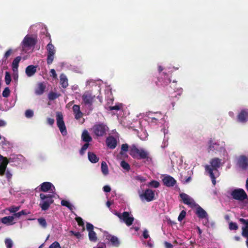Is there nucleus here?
I'll return each instance as SVG.
<instances>
[{
  "label": "nucleus",
  "mask_w": 248,
  "mask_h": 248,
  "mask_svg": "<svg viewBox=\"0 0 248 248\" xmlns=\"http://www.w3.org/2000/svg\"><path fill=\"white\" fill-rule=\"evenodd\" d=\"M228 158H223V157H220V158L214 157L210 160L208 165L205 166V171L209 174L213 185H216V179L219 176L218 168L224 164Z\"/></svg>",
  "instance_id": "f257e3e1"
},
{
  "label": "nucleus",
  "mask_w": 248,
  "mask_h": 248,
  "mask_svg": "<svg viewBox=\"0 0 248 248\" xmlns=\"http://www.w3.org/2000/svg\"><path fill=\"white\" fill-rule=\"evenodd\" d=\"M129 154L134 158L143 159L144 163L147 165L153 163L152 158L149 152L146 149L139 147L136 144L130 146Z\"/></svg>",
  "instance_id": "f03ea898"
},
{
  "label": "nucleus",
  "mask_w": 248,
  "mask_h": 248,
  "mask_svg": "<svg viewBox=\"0 0 248 248\" xmlns=\"http://www.w3.org/2000/svg\"><path fill=\"white\" fill-rule=\"evenodd\" d=\"M208 152L215 153L223 158L228 157V153L224 141L211 139L208 142Z\"/></svg>",
  "instance_id": "7ed1b4c3"
},
{
  "label": "nucleus",
  "mask_w": 248,
  "mask_h": 248,
  "mask_svg": "<svg viewBox=\"0 0 248 248\" xmlns=\"http://www.w3.org/2000/svg\"><path fill=\"white\" fill-rule=\"evenodd\" d=\"M157 68L159 77L157 78V81L156 82V85L163 87L167 86L171 81L170 76L166 73L167 68L160 63L157 64Z\"/></svg>",
  "instance_id": "20e7f679"
},
{
  "label": "nucleus",
  "mask_w": 248,
  "mask_h": 248,
  "mask_svg": "<svg viewBox=\"0 0 248 248\" xmlns=\"http://www.w3.org/2000/svg\"><path fill=\"white\" fill-rule=\"evenodd\" d=\"M164 117L160 112H149L144 116V120L151 125H155L164 122Z\"/></svg>",
  "instance_id": "39448f33"
},
{
  "label": "nucleus",
  "mask_w": 248,
  "mask_h": 248,
  "mask_svg": "<svg viewBox=\"0 0 248 248\" xmlns=\"http://www.w3.org/2000/svg\"><path fill=\"white\" fill-rule=\"evenodd\" d=\"M36 37L32 35L27 34L23 38L20 43V47L22 52H26L27 50L34 47L36 43Z\"/></svg>",
  "instance_id": "423d86ee"
},
{
  "label": "nucleus",
  "mask_w": 248,
  "mask_h": 248,
  "mask_svg": "<svg viewBox=\"0 0 248 248\" xmlns=\"http://www.w3.org/2000/svg\"><path fill=\"white\" fill-rule=\"evenodd\" d=\"M55 197V194H44L41 193L40 194V198L41 202L39 203V206L42 210L46 211L47 210L50 205L54 201L53 198Z\"/></svg>",
  "instance_id": "0eeeda50"
},
{
  "label": "nucleus",
  "mask_w": 248,
  "mask_h": 248,
  "mask_svg": "<svg viewBox=\"0 0 248 248\" xmlns=\"http://www.w3.org/2000/svg\"><path fill=\"white\" fill-rule=\"evenodd\" d=\"M113 102V99L112 102L108 101L106 104V108L111 111L114 114L120 115L124 110V105L118 102L114 104Z\"/></svg>",
  "instance_id": "6e6552de"
},
{
  "label": "nucleus",
  "mask_w": 248,
  "mask_h": 248,
  "mask_svg": "<svg viewBox=\"0 0 248 248\" xmlns=\"http://www.w3.org/2000/svg\"><path fill=\"white\" fill-rule=\"evenodd\" d=\"M141 185L140 186V189L138 190V194L140 200L143 201H146L148 202L152 201L154 199L155 193L152 189L148 188L144 191L142 190Z\"/></svg>",
  "instance_id": "1a4fd4ad"
},
{
  "label": "nucleus",
  "mask_w": 248,
  "mask_h": 248,
  "mask_svg": "<svg viewBox=\"0 0 248 248\" xmlns=\"http://www.w3.org/2000/svg\"><path fill=\"white\" fill-rule=\"evenodd\" d=\"M115 215L119 218L121 222L124 223L127 226L131 225L134 220L133 215L128 212H124L123 213L116 212Z\"/></svg>",
  "instance_id": "9d476101"
},
{
  "label": "nucleus",
  "mask_w": 248,
  "mask_h": 248,
  "mask_svg": "<svg viewBox=\"0 0 248 248\" xmlns=\"http://www.w3.org/2000/svg\"><path fill=\"white\" fill-rule=\"evenodd\" d=\"M230 194L233 199L239 201H243L248 198L246 193L242 188H232L231 189Z\"/></svg>",
  "instance_id": "9b49d317"
},
{
  "label": "nucleus",
  "mask_w": 248,
  "mask_h": 248,
  "mask_svg": "<svg viewBox=\"0 0 248 248\" xmlns=\"http://www.w3.org/2000/svg\"><path fill=\"white\" fill-rule=\"evenodd\" d=\"M46 49V62L47 64L50 65L54 61L56 49L54 46L51 42L47 45Z\"/></svg>",
  "instance_id": "f8f14e48"
},
{
  "label": "nucleus",
  "mask_w": 248,
  "mask_h": 248,
  "mask_svg": "<svg viewBox=\"0 0 248 248\" xmlns=\"http://www.w3.org/2000/svg\"><path fill=\"white\" fill-rule=\"evenodd\" d=\"M96 95H93L90 92H86L82 95V103L85 106H87L92 109V106L93 103Z\"/></svg>",
  "instance_id": "ddd939ff"
},
{
  "label": "nucleus",
  "mask_w": 248,
  "mask_h": 248,
  "mask_svg": "<svg viewBox=\"0 0 248 248\" xmlns=\"http://www.w3.org/2000/svg\"><path fill=\"white\" fill-rule=\"evenodd\" d=\"M237 121L242 124L248 122V108H242L238 110L237 115Z\"/></svg>",
  "instance_id": "4468645a"
},
{
  "label": "nucleus",
  "mask_w": 248,
  "mask_h": 248,
  "mask_svg": "<svg viewBox=\"0 0 248 248\" xmlns=\"http://www.w3.org/2000/svg\"><path fill=\"white\" fill-rule=\"evenodd\" d=\"M36 191H43L44 192L50 191L53 194L55 193V188L54 185L50 182H45L42 183L38 186L35 188Z\"/></svg>",
  "instance_id": "2eb2a0df"
},
{
  "label": "nucleus",
  "mask_w": 248,
  "mask_h": 248,
  "mask_svg": "<svg viewBox=\"0 0 248 248\" xmlns=\"http://www.w3.org/2000/svg\"><path fill=\"white\" fill-rule=\"evenodd\" d=\"M57 124L61 134L63 136L67 134V130L64 122L63 120V116L61 112H58L56 113Z\"/></svg>",
  "instance_id": "dca6fc26"
},
{
  "label": "nucleus",
  "mask_w": 248,
  "mask_h": 248,
  "mask_svg": "<svg viewBox=\"0 0 248 248\" xmlns=\"http://www.w3.org/2000/svg\"><path fill=\"white\" fill-rule=\"evenodd\" d=\"M108 130V126L103 124H95L93 127V133L97 137L103 136L106 134Z\"/></svg>",
  "instance_id": "f3484780"
},
{
  "label": "nucleus",
  "mask_w": 248,
  "mask_h": 248,
  "mask_svg": "<svg viewBox=\"0 0 248 248\" xmlns=\"http://www.w3.org/2000/svg\"><path fill=\"white\" fill-rule=\"evenodd\" d=\"M236 165L241 169L246 170L248 168V155H241L236 158Z\"/></svg>",
  "instance_id": "a211bd4d"
},
{
  "label": "nucleus",
  "mask_w": 248,
  "mask_h": 248,
  "mask_svg": "<svg viewBox=\"0 0 248 248\" xmlns=\"http://www.w3.org/2000/svg\"><path fill=\"white\" fill-rule=\"evenodd\" d=\"M180 196L182 199L183 202L190 207H195L197 204L195 202L194 200L189 195L186 193H181L180 194Z\"/></svg>",
  "instance_id": "6ab92c4d"
},
{
  "label": "nucleus",
  "mask_w": 248,
  "mask_h": 248,
  "mask_svg": "<svg viewBox=\"0 0 248 248\" xmlns=\"http://www.w3.org/2000/svg\"><path fill=\"white\" fill-rule=\"evenodd\" d=\"M239 221L244 225L242 228V234L243 236L247 238L246 242L247 247L248 248V219H245L241 218H240Z\"/></svg>",
  "instance_id": "aec40b11"
},
{
  "label": "nucleus",
  "mask_w": 248,
  "mask_h": 248,
  "mask_svg": "<svg viewBox=\"0 0 248 248\" xmlns=\"http://www.w3.org/2000/svg\"><path fill=\"white\" fill-rule=\"evenodd\" d=\"M162 180L163 184L168 187L173 186L176 183V180L172 177L169 175H163Z\"/></svg>",
  "instance_id": "412c9836"
},
{
  "label": "nucleus",
  "mask_w": 248,
  "mask_h": 248,
  "mask_svg": "<svg viewBox=\"0 0 248 248\" xmlns=\"http://www.w3.org/2000/svg\"><path fill=\"white\" fill-rule=\"evenodd\" d=\"M107 146L111 149L115 148L117 144V140L112 136H109L106 140Z\"/></svg>",
  "instance_id": "4be33fe9"
},
{
  "label": "nucleus",
  "mask_w": 248,
  "mask_h": 248,
  "mask_svg": "<svg viewBox=\"0 0 248 248\" xmlns=\"http://www.w3.org/2000/svg\"><path fill=\"white\" fill-rule=\"evenodd\" d=\"M195 207H196L195 213L199 218L203 219L208 217L207 212L200 205L197 204Z\"/></svg>",
  "instance_id": "5701e85b"
},
{
  "label": "nucleus",
  "mask_w": 248,
  "mask_h": 248,
  "mask_svg": "<svg viewBox=\"0 0 248 248\" xmlns=\"http://www.w3.org/2000/svg\"><path fill=\"white\" fill-rule=\"evenodd\" d=\"M86 85L90 88L95 86L99 92L101 90L100 80L95 81L93 79H89L87 80Z\"/></svg>",
  "instance_id": "b1692460"
},
{
  "label": "nucleus",
  "mask_w": 248,
  "mask_h": 248,
  "mask_svg": "<svg viewBox=\"0 0 248 248\" xmlns=\"http://www.w3.org/2000/svg\"><path fill=\"white\" fill-rule=\"evenodd\" d=\"M7 164V159L0 155V174L1 175L4 173Z\"/></svg>",
  "instance_id": "393cba45"
},
{
  "label": "nucleus",
  "mask_w": 248,
  "mask_h": 248,
  "mask_svg": "<svg viewBox=\"0 0 248 248\" xmlns=\"http://www.w3.org/2000/svg\"><path fill=\"white\" fill-rule=\"evenodd\" d=\"M37 66L30 65L26 68L25 73L28 77L33 76L37 71Z\"/></svg>",
  "instance_id": "a878e982"
},
{
  "label": "nucleus",
  "mask_w": 248,
  "mask_h": 248,
  "mask_svg": "<svg viewBox=\"0 0 248 248\" xmlns=\"http://www.w3.org/2000/svg\"><path fill=\"white\" fill-rule=\"evenodd\" d=\"M72 109L76 119L78 120L82 117L83 113L80 110L79 105H74L72 107Z\"/></svg>",
  "instance_id": "bb28decb"
},
{
  "label": "nucleus",
  "mask_w": 248,
  "mask_h": 248,
  "mask_svg": "<svg viewBox=\"0 0 248 248\" xmlns=\"http://www.w3.org/2000/svg\"><path fill=\"white\" fill-rule=\"evenodd\" d=\"M21 60L20 56H17L14 59L12 63V68L14 73L18 72V67L20 61Z\"/></svg>",
  "instance_id": "cd10ccee"
},
{
  "label": "nucleus",
  "mask_w": 248,
  "mask_h": 248,
  "mask_svg": "<svg viewBox=\"0 0 248 248\" xmlns=\"http://www.w3.org/2000/svg\"><path fill=\"white\" fill-rule=\"evenodd\" d=\"M162 131H163L164 135V139L162 143V145H161V147L164 148L168 145V140L169 139V137L167 136V135L169 133V130L168 129V128H166L165 127H164L162 129Z\"/></svg>",
  "instance_id": "c85d7f7f"
},
{
  "label": "nucleus",
  "mask_w": 248,
  "mask_h": 248,
  "mask_svg": "<svg viewBox=\"0 0 248 248\" xmlns=\"http://www.w3.org/2000/svg\"><path fill=\"white\" fill-rule=\"evenodd\" d=\"M60 83L63 88H66L68 86V78L64 74H61L60 76Z\"/></svg>",
  "instance_id": "c756f323"
},
{
  "label": "nucleus",
  "mask_w": 248,
  "mask_h": 248,
  "mask_svg": "<svg viewBox=\"0 0 248 248\" xmlns=\"http://www.w3.org/2000/svg\"><path fill=\"white\" fill-rule=\"evenodd\" d=\"M105 95H106V99L107 101L112 102V93H111V88L110 86H107L106 87L105 90Z\"/></svg>",
  "instance_id": "7c9ffc66"
},
{
  "label": "nucleus",
  "mask_w": 248,
  "mask_h": 248,
  "mask_svg": "<svg viewBox=\"0 0 248 248\" xmlns=\"http://www.w3.org/2000/svg\"><path fill=\"white\" fill-rule=\"evenodd\" d=\"M14 219V216H7L4 217H2L1 219V221L2 223L7 224L8 225H12L14 223L13 222Z\"/></svg>",
  "instance_id": "2f4dec72"
},
{
  "label": "nucleus",
  "mask_w": 248,
  "mask_h": 248,
  "mask_svg": "<svg viewBox=\"0 0 248 248\" xmlns=\"http://www.w3.org/2000/svg\"><path fill=\"white\" fill-rule=\"evenodd\" d=\"M108 239L110 241L112 246L118 247L120 245L118 238L115 236L109 235L108 236Z\"/></svg>",
  "instance_id": "473e14b6"
},
{
  "label": "nucleus",
  "mask_w": 248,
  "mask_h": 248,
  "mask_svg": "<svg viewBox=\"0 0 248 248\" xmlns=\"http://www.w3.org/2000/svg\"><path fill=\"white\" fill-rule=\"evenodd\" d=\"M88 158L89 161L92 163H95L99 160V158L93 152H89L88 153Z\"/></svg>",
  "instance_id": "72a5a7b5"
},
{
  "label": "nucleus",
  "mask_w": 248,
  "mask_h": 248,
  "mask_svg": "<svg viewBox=\"0 0 248 248\" xmlns=\"http://www.w3.org/2000/svg\"><path fill=\"white\" fill-rule=\"evenodd\" d=\"M81 138L84 141H85L87 143H89L92 140V137L90 136L89 132L86 130H85L83 131Z\"/></svg>",
  "instance_id": "f704fd0d"
},
{
  "label": "nucleus",
  "mask_w": 248,
  "mask_h": 248,
  "mask_svg": "<svg viewBox=\"0 0 248 248\" xmlns=\"http://www.w3.org/2000/svg\"><path fill=\"white\" fill-rule=\"evenodd\" d=\"M45 89V86L44 85V84L43 83H40L38 84L35 93L37 95H41L44 92Z\"/></svg>",
  "instance_id": "c9c22d12"
},
{
  "label": "nucleus",
  "mask_w": 248,
  "mask_h": 248,
  "mask_svg": "<svg viewBox=\"0 0 248 248\" xmlns=\"http://www.w3.org/2000/svg\"><path fill=\"white\" fill-rule=\"evenodd\" d=\"M61 203L62 205L66 207L72 211L75 209V206L68 201L63 200Z\"/></svg>",
  "instance_id": "e433bc0d"
},
{
  "label": "nucleus",
  "mask_w": 248,
  "mask_h": 248,
  "mask_svg": "<svg viewBox=\"0 0 248 248\" xmlns=\"http://www.w3.org/2000/svg\"><path fill=\"white\" fill-rule=\"evenodd\" d=\"M101 171L104 175H107L108 174V169L107 163L103 161L101 163Z\"/></svg>",
  "instance_id": "4c0bfd02"
},
{
  "label": "nucleus",
  "mask_w": 248,
  "mask_h": 248,
  "mask_svg": "<svg viewBox=\"0 0 248 248\" xmlns=\"http://www.w3.org/2000/svg\"><path fill=\"white\" fill-rule=\"evenodd\" d=\"M148 135L147 132L143 129H142L140 131V132L139 133V138H140V140H146L148 137Z\"/></svg>",
  "instance_id": "58836bf2"
},
{
  "label": "nucleus",
  "mask_w": 248,
  "mask_h": 248,
  "mask_svg": "<svg viewBox=\"0 0 248 248\" xmlns=\"http://www.w3.org/2000/svg\"><path fill=\"white\" fill-rule=\"evenodd\" d=\"M89 238L92 242H95L97 240L96 233L94 231L89 232Z\"/></svg>",
  "instance_id": "ea45409f"
},
{
  "label": "nucleus",
  "mask_w": 248,
  "mask_h": 248,
  "mask_svg": "<svg viewBox=\"0 0 248 248\" xmlns=\"http://www.w3.org/2000/svg\"><path fill=\"white\" fill-rule=\"evenodd\" d=\"M187 173L190 175V176L184 179L183 177L181 178V181L184 184H187L191 181V175L193 174V172L191 170H190L187 171Z\"/></svg>",
  "instance_id": "a19ab883"
},
{
  "label": "nucleus",
  "mask_w": 248,
  "mask_h": 248,
  "mask_svg": "<svg viewBox=\"0 0 248 248\" xmlns=\"http://www.w3.org/2000/svg\"><path fill=\"white\" fill-rule=\"evenodd\" d=\"M160 185L159 183L155 180H152L147 184V186L154 188H157Z\"/></svg>",
  "instance_id": "79ce46f5"
},
{
  "label": "nucleus",
  "mask_w": 248,
  "mask_h": 248,
  "mask_svg": "<svg viewBox=\"0 0 248 248\" xmlns=\"http://www.w3.org/2000/svg\"><path fill=\"white\" fill-rule=\"evenodd\" d=\"M30 214V212L26 210H23L19 212L14 214V216L16 217H20L22 215H27Z\"/></svg>",
  "instance_id": "37998d69"
},
{
  "label": "nucleus",
  "mask_w": 248,
  "mask_h": 248,
  "mask_svg": "<svg viewBox=\"0 0 248 248\" xmlns=\"http://www.w3.org/2000/svg\"><path fill=\"white\" fill-rule=\"evenodd\" d=\"M60 94L54 92H50L48 95V98L50 100H53L60 96Z\"/></svg>",
  "instance_id": "c03bdc74"
},
{
  "label": "nucleus",
  "mask_w": 248,
  "mask_h": 248,
  "mask_svg": "<svg viewBox=\"0 0 248 248\" xmlns=\"http://www.w3.org/2000/svg\"><path fill=\"white\" fill-rule=\"evenodd\" d=\"M20 208V206H12L10 207L7 209V210L11 213H16V212H17Z\"/></svg>",
  "instance_id": "a18cd8bd"
},
{
  "label": "nucleus",
  "mask_w": 248,
  "mask_h": 248,
  "mask_svg": "<svg viewBox=\"0 0 248 248\" xmlns=\"http://www.w3.org/2000/svg\"><path fill=\"white\" fill-rule=\"evenodd\" d=\"M34 115V112L32 109H29L25 111V116L27 118H31Z\"/></svg>",
  "instance_id": "49530a36"
},
{
  "label": "nucleus",
  "mask_w": 248,
  "mask_h": 248,
  "mask_svg": "<svg viewBox=\"0 0 248 248\" xmlns=\"http://www.w3.org/2000/svg\"><path fill=\"white\" fill-rule=\"evenodd\" d=\"M89 143H86L82 146V147H81V149L79 151V153L81 155H83L85 153V152L89 147Z\"/></svg>",
  "instance_id": "de8ad7c7"
},
{
  "label": "nucleus",
  "mask_w": 248,
  "mask_h": 248,
  "mask_svg": "<svg viewBox=\"0 0 248 248\" xmlns=\"http://www.w3.org/2000/svg\"><path fill=\"white\" fill-rule=\"evenodd\" d=\"M5 81L6 85H9L11 81V75L8 72H5Z\"/></svg>",
  "instance_id": "09e8293b"
},
{
  "label": "nucleus",
  "mask_w": 248,
  "mask_h": 248,
  "mask_svg": "<svg viewBox=\"0 0 248 248\" xmlns=\"http://www.w3.org/2000/svg\"><path fill=\"white\" fill-rule=\"evenodd\" d=\"M121 166L125 170L128 171L130 170L129 165L124 161H122L121 162Z\"/></svg>",
  "instance_id": "8fccbe9b"
},
{
  "label": "nucleus",
  "mask_w": 248,
  "mask_h": 248,
  "mask_svg": "<svg viewBox=\"0 0 248 248\" xmlns=\"http://www.w3.org/2000/svg\"><path fill=\"white\" fill-rule=\"evenodd\" d=\"M39 224L43 228H46L47 223L46 220L43 218H39L37 219Z\"/></svg>",
  "instance_id": "3c124183"
},
{
  "label": "nucleus",
  "mask_w": 248,
  "mask_h": 248,
  "mask_svg": "<svg viewBox=\"0 0 248 248\" xmlns=\"http://www.w3.org/2000/svg\"><path fill=\"white\" fill-rule=\"evenodd\" d=\"M5 245L7 248H11L13 245L12 240L10 238H7L5 240Z\"/></svg>",
  "instance_id": "603ef678"
},
{
  "label": "nucleus",
  "mask_w": 248,
  "mask_h": 248,
  "mask_svg": "<svg viewBox=\"0 0 248 248\" xmlns=\"http://www.w3.org/2000/svg\"><path fill=\"white\" fill-rule=\"evenodd\" d=\"M10 91L8 87H6L2 92V96L4 97H7L9 96Z\"/></svg>",
  "instance_id": "864d4df0"
},
{
  "label": "nucleus",
  "mask_w": 248,
  "mask_h": 248,
  "mask_svg": "<svg viewBox=\"0 0 248 248\" xmlns=\"http://www.w3.org/2000/svg\"><path fill=\"white\" fill-rule=\"evenodd\" d=\"M186 215V212L184 210L182 211L178 216V221L180 222L182 221V220L185 217Z\"/></svg>",
  "instance_id": "5fc2aeb1"
},
{
  "label": "nucleus",
  "mask_w": 248,
  "mask_h": 248,
  "mask_svg": "<svg viewBox=\"0 0 248 248\" xmlns=\"http://www.w3.org/2000/svg\"><path fill=\"white\" fill-rule=\"evenodd\" d=\"M229 229L231 230H236L238 229L237 224L234 222H230L229 223Z\"/></svg>",
  "instance_id": "6e6d98bb"
},
{
  "label": "nucleus",
  "mask_w": 248,
  "mask_h": 248,
  "mask_svg": "<svg viewBox=\"0 0 248 248\" xmlns=\"http://www.w3.org/2000/svg\"><path fill=\"white\" fill-rule=\"evenodd\" d=\"M49 248H62L60 244L57 241H55L52 244H51L49 246Z\"/></svg>",
  "instance_id": "4d7b16f0"
},
{
  "label": "nucleus",
  "mask_w": 248,
  "mask_h": 248,
  "mask_svg": "<svg viewBox=\"0 0 248 248\" xmlns=\"http://www.w3.org/2000/svg\"><path fill=\"white\" fill-rule=\"evenodd\" d=\"M14 51L12 49H9L4 54L3 59H7L13 53Z\"/></svg>",
  "instance_id": "13d9d810"
},
{
  "label": "nucleus",
  "mask_w": 248,
  "mask_h": 248,
  "mask_svg": "<svg viewBox=\"0 0 248 248\" xmlns=\"http://www.w3.org/2000/svg\"><path fill=\"white\" fill-rule=\"evenodd\" d=\"M142 236L144 239H147L150 237L149 231L146 229H144L143 231Z\"/></svg>",
  "instance_id": "bf43d9fd"
},
{
  "label": "nucleus",
  "mask_w": 248,
  "mask_h": 248,
  "mask_svg": "<svg viewBox=\"0 0 248 248\" xmlns=\"http://www.w3.org/2000/svg\"><path fill=\"white\" fill-rule=\"evenodd\" d=\"M128 147H129V146L127 144H122V147H121L122 151L121 152V154L122 155L123 152H127L128 151Z\"/></svg>",
  "instance_id": "052dcab7"
},
{
  "label": "nucleus",
  "mask_w": 248,
  "mask_h": 248,
  "mask_svg": "<svg viewBox=\"0 0 248 248\" xmlns=\"http://www.w3.org/2000/svg\"><path fill=\"white\" fill-rule=\"evenodd\" d=\"M94 227L93 224L90 223H87L86 225V229L89 232L93 231Z\"/></svg>",
  "instance_id": "680f3d73"
},
{
  "label": "nucleus",
  "mask_w": 248,
  "mask_h": 248,
  "mask_svg": "<svg viewBox=\"0 0 248 248\" xmlns=\"http://www.w3.org/2000/svg\"><path fill=\"white\" fill-rule=\"evenodd\" d=\"M76 220L77 222L78 223V224L79 226H84V222L83 219L80 217H78L76 218Z\"/></svg>",
  "instance_id": "e2e57ef3"
},
{
  "label": "nucleus",
  "mask_w": 248,
  "mask_h": 248,
  "mask_svg": "<svg viewBox=\"0 0 248 248\" xmlns=\"http://www.w3.org/2000/svg\"><path fill=\"white\" fill-rule=\"evenodd\" d=\"M70 233H71L72 234H73L75 236H76L78 238H80L81 235L80 232H74L73 231H70Z\"/></svg>",
  "instance_id": "0e129e2a"
},
{
  "label": "nucleus",
  "mask_w": 248,
  "mask_h": 248,
  "mask_svg": "<svg viewBox=\"0 0 248 248\" xmlns=\"http://www.w3.org/2000/svg\"><path fill=\"white\" fill-rule=\"evenodd\" d=\"M202 219L203 224L206 226H208L209 225L208 217H206V218H203V219Z\"/></svg>",
  "instance_id": "69168bd1"
},
{
  "label": "nucleus",
  "mask_w": 248,
  "mask_h": 248,
  "mask_svg": "<svg viewBox=\"0 0 248 248\" xmlns=\"http://www.w3.org/2000/svg\"><path fill=\"white\" fill-rule=\"evenodd\" d=\"M183 92V90L182 88H178L175 90V92L177 94L180 96Z\"/></svg>",
  "instance_id": "338daca9"
},
{
  "label": "nucleus",
  "mask_w": 248,
  "mask_h": 248,
  "mask_svg": "<svg viewBox=\"0 0 248 248\" xmlns=\"http://www.w3.org/2000/svg\"><path fill=\"white\" fill-rule=\"evenodd\" d=\"M50 73L51 74V76L55 79H56L57 77V74L56 73V71L54 69H52L50 71Z\"/></svg>",
  "instance_id": "774afa93"
}]
</instances>
